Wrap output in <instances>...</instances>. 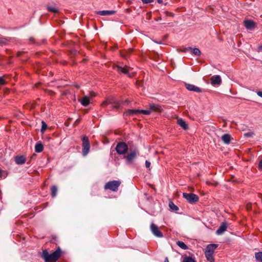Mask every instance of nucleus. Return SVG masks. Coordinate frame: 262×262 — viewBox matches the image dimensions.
<instances>
[{
    "mask_svg": "<svg viewBox=\"0 0 262 262\" xmlns=\"http://www.w3.org/2000/svg\"><path fill=\"white\" fill-rule=\"evenodd\" d=\"M61 250L58 248L51 253H49L47 250H43L42 253V257L45 262H55L60 257Z\"/></svg>",
    "mask_w": 262,
    "mask_h": 262,
    "instance_id": "1",
    "label": "nucleus"
},
{
    "mask_svg": "<svg viewBox=\"0 0 262 262\" xmlns=\"http://www.w3.org/2000/svg\"><path fill=\"white\" fill-rule=\"evenodd\" d=\"M139 156V152L137 149L131 150L127 156L124 157L127 165H131L136 159Z\"/></svg>",
    "mask_w": 262,
    "mask_h": 262,
    "instance_id": "2",
    "label": "nucleus"
},
{
    "mask_svg": "<svg viewBox=\"0 0 262 262\" xmlns=\"http://www.w3.org/2000/svg\"><path fill=\"white\" fill-rule=\"evenodd\" d=\"M123 103V101H119L117 100L116 99L112 98L102 102V105H106L110 104L111 105V107L112 108L118 110L119 109L121 105Z\"/></svg>",
    "mask_w": 262,
    "mask_h": 262,
    "instance_id": "3",
    "label": "nucleus"
},
{
    "mask_svg": "<svg viewBox=\"0 0 262 262\" xmlns=\"http://www.w3.org/2000/svg\"><path fill=\"white\" fill-rule=\"evenodd\" d=\"M121 184V182L118 180L111 181L107 182L104 188L105 190H111L112 191H117L118 187Z\"/></svg>",
    "mask_w": 262,
    "mask_h": 262,
    "instance_id": "4",
    "label": "nucleus"
},
{
    "mask_svg": "<svg viewBox=\"0 0 262 262\" xmlns=\"http://www.w3.org/2000/svg\"><path fill=\"white\" fill-rule=\"evenodd\" d=\"M82 155L83 156H86L90 151V144L89 139L86 136H83L82 138Z\"/></svg>",
    "mask_w": 262,
    "mask_h": 262,
    "instance_id": "5",
    "label": "nucleus"
},
{
    "mask_svg": "<svg viewBox=\"0 0 262 262\" xmlns=\"http://www.w3.org/2000/svg\"><path fill=\"white\" fill-rule=\"evenodd\" d=\"M115 149L118 154L122 155L127 152L128 146L125 142H120L116 145Z\"/></svg>",
    "mask_w": 262,
    "mask_h": 262,
    "instance_id": "6",
    "label": "nucleus"
},
{
    "mask_svg": "<svg viewBox=\"0 0 262 262\" xmlns=\"http://www.w3.org/2000/svg\"><path fill=\"white\" fill-rule=\"evenodd\" d=\"M151 113V110L149 108L147 110H128L125 113L126 114L129 115H136L139 114H142L146 115H148Z\"/></svg>",
    "mask_w": 262,
    "mask_h": 262,
    "instance_id": "7",
    "label": "nucleus"
},
{
    "mask_svg": "<svg viewBox=\"0 0 262 262\" xmlns=\"http://www.w3.org/2000/svg\"><path fill=\"white\" fill-rule=\"evenodd\" d=\"M183 196L190 204H194L199 200L198 196L194 193H183Z\"/></svg>",
    "mask_w": 262,
    "mask_h": 262,
    "instance_id": "8",
    "label": "nucleus"
},
{
    "mask_svg": "<svg viewBox=\"0 0 262 262\" xmlns=\"http://www.w3.org/2000/svg\"><path fill=\"white\" fill-rule=\"evenodd\" d=\"M150 229L152 233L157 237H162L163 236V233L159 230L158 226L155 224L152 223L150 225Z\"/></svg>",
    "mask_w": 262,
    "mask_h": 262,
    "instance_id": "9",
    "label": "nucleus"
},
{
    "mask_svg": "<svg viewBox=\"0 0 262 262\" xmlns=\"http://www.w3.org/2000/svg\"><path fill=\"white\" fill-rule=\"evenodd\" d=\"M211 84L213 85H220L222 82V79L220 75H216L210 78Z\"/></svg>",
    "mask_w": 262,
    "mask_h": 262,
    "instance_id": "10",
    "label": "nucleus"
},
{
    "mask_svg": "<svg viewBox=\"0 0 262 262\" xmlns=\"http://www.w3.org/2000/svg\"><path fill=\"white\" fill-rule=\"evenodd\" d=\"M227 223L226 222H223L218 229L216 231V234L218 235L223 234L227 230Z\"/></svg>",
    "mask_w": 262,
    "mask_h": 262,
    "instance_id": "11",
    "label": "nucleus"
},
{
    "mask_svg": "<svg viewBox=\"0 0 262 262\" xmlns=\"http://www.w3.org/2000/svg\"><path fill=\"white\" fill-rule=\"evenodd\" d=\"M185 86H186V89L188 91H193V92H197V93H200L202 92V90L200 88H199L193 84L186 83Z\"/></svg>",
    "mask_w": 262,
    "mask_h": 262,
    "instance_id": "12",
    "label": "nucleus"
},
{
    "mask_svg": "<svg viewBox=\"0 0 262 262\" xmlns=\"http://www.w3.org/2000/svg\"><path fill=\"white\" fill-rule=\"evenodd\" d=\"M115 69L120 73H123L127 75L128 77H131V75L129 73L128 70L123 68L122 67L117 66L115 68Z\"/></svg>",
    "mask_w": 262,
    "mask_h": 262,
    "instance_id": "13",
    "label": "nucleus"
},
{
    "mask_svg": "<svg viewBox=\"0 0 262 262\" xmlns=\"http://www.w3.org/2000/svg\"><path fill=\"white\" fill-rule=\"evenodd\" d=\"M245 27L248 30H252L255 27V23L252 20H247L244 21Z\"/></svg>",
    "mask_w": 262,
    "mask_h": 262,
    "instance_id": "14",
    "label": "nucleus"
},
{
    "mask_svg": "<svg viewBox=\"0 0 262 262\" xmlns=\"http://www.w3.org/2000/svg\"><path fill=\"white\" fill-rule=\"evenodd\" d=\"M218 245L215 244H209L206 247V252L214 254V250L217 247Z\"/></svg>",
    "mask_w": 262,
    "mask_h": 262,
    "instance_id": "15",
    "label": "nucleus"
},
{
    "mask_svg": "<svg viewBox=\"0 0 262 262\" xmlns=\"http://www.w3.org/2000/svg\"><path fill=\"white\" fill-rule=\"evenodd\" d=\"M149 110L152 112H161L162 110V107L159 104H151L149 105Z\"/></svg>",
    "mask_w": 262,
    "mask_h": 262,
    "instance_id": "16",
    "label": "nucleus"
},
{
    "mask_svg": "<svg viewBox=\"0 0 262 262\" xmlns=\"http://www.w3.org/2000/svg\"><path fill=\"white\" fill-rule=\"evenodd\" d=\"M15 162L18 165H23L26 162V158L23 156H18L15 157Z\"/></svg>",
    "mask_w": 262,
    "mask_h": 262,
    "instance_id": "17",
    "label": "nucleus"
},
{
    "mask_svg": "<svg viewBox=\"0 0 262 262\" xmlns=\"http://www.w3.org/2000/svg\"><path fill=\"white\" fill-rule=\"evenodd\" d=\"M97 14L102 15V16H105V15H113L115 13V11L113 10H102V11H98Z\"/></svg>",
    "mask_w": 262,
    "mask_h": 262,
    "instance_id": "18",
    "label": "nucleus"
},
{
    "mask_svg": "<svg viewBox=\"0 0 262 262\" xmlns=\"http://www.w3.org/2000/svg\"><path fill=\"white\" fill-rule=\"evenodd\" d=\"M223 142L226 144H229L231 140V136L230 135L225 134L222 137Z\"/></svg>",
    "mask_w": 262,
    "mask_h": 262,
    "instance_id": "19",
    "label": "nucleus"
},
{
    "mask_svg": "<svg viewBox=\"0 0 262 262\" xmlns=\"http://www.w3.org/2000/svg\"><path fill=\"white\" fill-rule=\"evenodd\" d=\"M186 51H191L194 55L200 56L201 54V51L198 48H192L191 47H188L186 49Z\"/></svg>",
    "mask_w": 262,
    "mask_h": 262,
    "instance_id": "20",
    "label": "nucleus"
},
{
    "mask_svg": "<svg viewBox=\"0 0 262 262\" xmlns=\"http://www.w3.org/2000/svg\"><path fill=\"white\" fill-rule=\"evenodd\" d=\"M177 123L184 129H187L188 128V125L187 123L183 119L181 118L178 119L177 120Z\"/></svg>",
    "mask_w": 262,
    "mask_h": 262,
    "instance_id": "21",
    "label": "nucleus"
},
{
    "mask_svg": "<svg viewBox=\"0 0 262 262\" xmlns=\"http://www.w3.org/2000/svg\"><path fill=\"white\" fill-rule=\"evenodd\" d=\"M81 104L84 106H86L90 103V100L88 96H84L80 100Z\"/></svg>",
    "mask_w": 262,
    "mask_h": 262,
    "instance_id": "22",
    "label": "nucleus"
},
{
    "mask_svg": "<svg viewBox=\"0 0 262 262\" xmlns=\"http://www.w3.org/2000/svg\"><path fill=\"white\" fill-rule=\"evenodd\" d=\"M43 149V145L40 143L37 142L35 146V150L36 152H40Z\"/></svg>",
    "mask_w": 262,
    "mask_h": 262,
    "instance_id": "23",
    "label": "nucleus"
},
{
    "mask_svg": "<svg viewBox=\"0 0 262 262\" xmlns=\"http://www.w3.org/2000/svg\"><path fill=\"white\" fill-rule=\"evenodd\" d=\"M205 254L208 261H209L210 262H214L213 253H210L205 252Z\"/></svg>",
    "mask_w": 262,
    "mask_h": 262,
    "instance_id": "24",
    "label": "nucleus"
},
{
    "mask_svg": "<svg viewBox=\"0 0 262 262\" xmlns=\"http://www.w3.org/2000/svg\"><path fill=\"white\" fill-rule=\"evenodd\" d=\"M9 41L8 37L2 36L0 35V45L3 46L6 45Z\"/></svg>",
    "mask_w": 262,
    "mask_h": 262,
    "instance_id": "25",
    "label": "nucleus"
},
{
    "mask_svg": "<svg viewBox=\"0 0 262 262\" xmlns=\"http://www.w3.org/2000/svg\"><path fill=\"white\" fill-rule=\"evenodd\" d=\"M255 258L257 261L262 262V252H256Z\"/></svg>",
    "mask_w": 262,
    "mask_h": 262,
    "instance_id": "26",
    "label": "nucleus"
},
{
    "mask_svg": "<svg viewBox=\"0 0 262 262\" xmlns=\"http://www.w3.org/2000/svg\"><path fill=\"white\" fill-rule=\"evenodd\" d=\"M177 245L183 250H187L188 249V247L183 242L178 241Z\"/></svg>",
    "mask_w": 262,
    "mask_h": 262,
    "instance_id": "27",
    "label": "nucleus"
},
{
    "mask_svg": "<svg viewBox=\"0 0 262 262\" xmlns=\"http://www.w3.org/2000/svg\"><path fill=\"white\" fill-rule=\"evenodd\" d=\"M169 207L170 209L174 211H177L179 210V208L173 202H170L169 203Z\"/></svg>",
    "mask_w": 262,
    "mask_h": 262,
    "instance_id": "28",
    "label": "nucleus"
},
{
    "mask_svg": "<svg viewBox=\"0 0 262 262\" xmlns=\"http://www.w3.org/2000/svg\"><path fill=\"white\" fill-rule=\"evenodd\" d=\"M57 192V187L56 186H53L51 188V195L53 198H54Z\"/></svg>",
    "mask_w": 262,
    "mask_h": 262,
    "instance_id": "29",
    "label": "nucleus"
},
{
    "mask_svg": "<svg viewBox=\"0 0 262 262\" xmlns=\"http://www.w3.org/2000/svg\"><path fill=\"white\" fill-rule=\"evenodd\" d=\"M47 128V124L44 121H41V132L43 133L46 128Z\"/></svg>",
    "mask_w": 262,
    "mask_h": 262,
    "instance_id": "30",
    "label": "nucleus"
},
{
    "mask_svg": "<svg viewBox=\"0 0 262 262\" xmlns=\"http://www.w3.org/2000/svg\"><path fill=\"white\" fill-rule=\"evenodd\" d=\"M183 262H195V261L192 257L187 256L184 258Z\"/></svg>",
    "mask_w": 262,
    "mask_h": 262,
    "instance_id": "31",
    "label": "nucleus"
},
{
    "mask_svg": "<svg viewBox=\"0 0 262 262\" xmlns=\"http://www.w3.org/2000/svg\"><path fill=\"white\" fill-rule=\"evenodd\" d=\"M48 10L52 12H57L58 10L57 8L53 6H48Z\"/></svg>",
    "mask_w": 262,
    "mask_h": 262,
    "instance_id": "32",
    "label": "nucleus"
},
{
    "mask_svg": "<svg viewBox=\"0 0 262 262\" xmlns=\"http://www.w3.org/2000/svg\"><path fill=\"white\" fill-rule=\"evenodd\" d=\"M253 135V132H248V133H246L244 134V136L246 137H252Z\"/></svg>",
    "mask_w": 262,
    "mask_h": 262,
    "instance_id": "33",
    "label": "nucleus"
},
{
    "mask_svg": "<svg viewBox=\"0 0 262 262\" xmlns=\"http://www.w3.org/2000/svg\"><path fill=\"white\" fill-rule=\"evenodd\" d=\"M6 83V81L2 77H0V85H4Z\"/></svg>",
    "mask_w": 262,
    "mask_h": 262,
    "instance_id": "34",
    "label": "nucleus"
},
{
    "mask_svg": "<svg viewBox=\"0 0 262 262\" xmlns=\"http://www.w3.org/2000/svg\"><path fill=\"white\" fill-rule=\"evenodd\" d=\"M143 4H149L154 1V0H141Z\"/></svg>",
    "mask_w": 262,
    "mask_h": 262,
    "instance_id": "35",
    "label": "nucleus"
},
{
    "mask_svg": "<svg viewBox=\"0 0 262 262\" xmlns=\"http://www.w3.org/2000/svg\"><path fill=\"white\" fill-rule=\"evenodd\" d=\"M150 162H149L148 161H145V166L147 168H149V167H150Z\"/></svg>",
    "mask_w": 262,
    "mask_h": 262,
    "instance_id": "36",
    "label": "nucleus"
},
{
    "mask_svg": "<svg viewBox=\"0 0 262 262\" xmlns=\"http://www.w3.org/2000/svg\"><path fill=\"white\" fill-rule=\"evenodd\" d=\"M256 93L259 97L262 98V91H258Z\"/></svg>",
    "mask_w": 262,
    "mask_h": 262,
    "instance_id": "37",
    "label": "nucleus"
},
{
    "mask_svg": "<svg viewBox=\"0 0 262 262\" xmlns=\"http://www.w3.org/2000/svg\"><path fill=\"white\" fill-rule=\"evenodd\" d=\"M258 166L260 169H262V159L260 161Z\"/></svg>",
    "mask_w": 262,
    "mask_h": 262,
    "instance_id": "38",
    "label": "nucleus"
},
{
    "mask_svg": "<svg viewBox=\"0 0 262 262\" xmlns=\"http://www.w3.org/2000/svg\"><path fill=\"white\" fill-rule=\"evenodd\" d=\"M163 0H157V2L159 4H162L163 3Z\"/></svg>",
    "mask_w": 262,
    "mask_h": 262,
    "instance_id": "39",
    "label": "nucleus"
},
{
    "mask_svg": "<svg viewBox=\"0 0 262 262\" xmlns=\"http://www.w3.org/2000/svg\"><path fill=\"white\" fill-rule=\"evenodd\" d=\"M261 50H262V46H260L258 47V51H261Z\"/></svg>",
    "mask_w": 262,
    "mask_h": 262,
    "instance_id": "40",
    "label": "nucleus"
},
{
    "mask_svg": "<svg viewBox=\"0 0 262 262\" xmlns=\"http://www.w3.org/2000/svg\"><path fill=\"white\" fill-rule=\"evenodd\" d=\"M164 262H169L168 261V258L166 257L165 258V260H164Z\"/></svg>",
    "mask_w": 262,
    "mask_h": 262,
    "instance_id": "41",
    "label": "nucleus"
},
{
    "mask_svg": "<svg viewBox=\"0 0 262 262\" xmlns=\"http://www.w3.org/2000/svg\"><path fill=\"white\" fill-rule=\"evenodd\" d=\"M154 42L158 43V44H161V42H158V41H155L154 40Z\"/></svg>",
    "mask_w": 262,
    "mask_h": 262,
    "instance_id": "42",
    "label": "nucleus"
},
{
    "mask_svg": "<svg viewBox=\"0 0 262 262\" xmlns=\"http://www.w3.org/2000/svg\"><path fill=\"white\" fill-rule=\"evenodd\" d=\"M2 177V170L0 169V177Z\"/></svg>",
    "mask_w": 262,
    "mask_h": 262,
    "instance_id": "43",
    "label": "nucleus"
}]
</instances>
